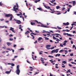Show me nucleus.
Listing matches in <instances>:
<instances>
[{
  "label": "nucleus",
  "instance_id": "6ab92c4d",
  "mask_svg": "<svg viewBox=\"0 0 76 76\" xmlns=\"http://www.w3.org/2000/svg\"><path fill=\"white\" fill-rule=\"evenodd\" d=\"M13 18V16H11L10 17V20L11 21V20H12V18Z\"/></svg>",
  "mask_w": 76,
  "mask_h": 76
},
{
  "label": "nucleus",
  "instance_id": "f8f14e48",
  "mask_svg": "<svg viewBox=\"0 0 76 76\" xmlns=\"http://www.w3.org/2000/svg\"><path fill=\"white\" fill-rule=\"evenodd\" d=\"M51 47V45H47L46 46V48H48Z\"/></svg>",
  "mask_w": 76,
  "mask_h": 76
},
{
  "label": "nucleus",
  "instance_id": "cd10ccee",
  "mask_svg": "<svg viewBox=\"0 0 76 76\" xmlns=\"http://www.w3.org/2000/svg\"><path fill=\"white\" fill-rule=\"evenodd\" d=\"M64 51L65 53V54H67V53H68V51L67 50H65Z\"/></svg>",
  "mask_w": 76,
  "mask_h": 76
},
{
  "label": "nucleus",
  "instance_id": "f03ea898",
  "mask_svg": "<svg viewBox=\"0 0 76 76\" xmlns=\"http://www.w3.org/2000/svg\"><path fill=\"white\" fill-rule=\"evenodd\" d=\"M51 8L49 6H48L47 7V8L48 9H50V10H51V11H52V12H58L59 13L56 14V15H60L61 14V13H60V11H53L52 9H50Z\"/></svg>",
  "mask_w": 76,
  "mask_h": 76
},
{
  "label": "nucleus",
  "instance_id": "7c9ffc66",
  "mask_svg": "<svg viewBox=\"0 0 76 76\" xmlns=\"http://www.w3.org/2000/svg\"><path fill=\"white\" fill-rule=\"evenodd\" d=\"M48 57H50L51 58H54V57L53 56H51L50 55H49L48 56Z\"/></svg>",
  "mask_w": 76,
  "mask_h": 76
},
{
  "label": "nucleus",
  "instance_id": "37998d69",
  "mask_svg": "<svg viewBox=\"0 0 76 76\" xmlns=\"http://www.w3.org/2000/svg\"><path fill=\"white\" fill-rule=\"evenodd\" d=\"M54 47H53L50 48V49L51 50H53V49H54Z\"/></svg>",
  "mask_w": 76,
  "mask_h": 76
},
{
  "label": "nucleus",
  "instance_id": "473e14b6",
  "mask_svg": "<svg viewBox=\"0 0 76 76\" xmlns=\"http://www.w3.org/2000/svg\"><path fill=\"white\" fill-rule=\"evenodd\" d=\"M20 18H22V19H23V21H24V17H23L22 16H20Z\"/></svg>",
  "mask_w": 76,
  "mask_h": 76
},
{
  "label": "nucleus",
  "instance_id": "0e129e2a",
  "mask_svg": "<svg viewBox=\"0 0 76 76\" xmlns=\"http://www.w3.org/2000/svg\"><path fill=\"white\" fill-rule=\"evenodd\" d=\"M44 6L45 8H46V9L47 8L48 6H46V5H44Z\"/></svg>",
  "mask_w": 76,
  "mask_h": 76
},
{
  "label": "nucleus",
  "instance_id": "5701e85b",
  "mask_svg": "<svg viewBox=\"0 0 76 76\" xmlns=\"http://www.w3.org/2000/svg\"><path fill=\"white\" fill-rule=\"evenodd\" d=\"M60 8V7L59 6H57L56 7V9H58Z\"/></svg>",
  "mask_w": 76,
  "mask_h": 76
},
{
  "label": "nucleus",
  "instance_id": "f257e3e1",
  "mask_svg": "<svg viewBox=\"0 0 76 76\" xmlns=\"http://www.w3.org/2000/svg\"><path fill=\"white\" fill-rule=\"evenodd\" d=\"M18 7H19V5L17 3H16V5H15L14 7H13V10L14 11H15V12H16L17 11L16 10H18Z\"/></svg>",
  "mask_w": 76,
  "mask_h": 76
},
{
  "label": "nucleus",
  "instance_id": "423d86ee",
  "mask_svg": "<svg viewBox=\"0 0 76 76\" xmlns=\"http://www.w3.org/2000/svg\"><path fill=\"white\" fill-rule=\"evenodd\" d=\"M40 26L41 27H43V28H49L48 26H44L43 24H42Z\"/></svg>",
  "mask_w": 76,
  "mask_h": 76
},
{
  "label": "nucleus",
  "instance_id": "603ef678",
  "mask_svg": "<svg viewBox=\"0 0 76 76\" xmlns=\"http://www.w3.org/2000/svg\"><path fill=\"white\" fill-rule=\"evenodd\" d=\"M60 46L62 47H63V45H62V44H60Z\"/></svg>",
  "mask_w": 76,
  "mask_h": 76
},
{
  "label": "nucleus",
  "instance_id": "79ce46f5",
  "mask_svg": "<svg viewBox=\"0 0 76 76\" xmlns=\"http://www.w3.org/2000/svg\"><path fill=\"white\" fill-rule=\"evenodd\" d=\"M70 56H71V57H72V56H73V53H71L70 54Z\"/></svg>",
  "mask_w": 76,
  "mask_h": 76
},
{
  "label": "nucleus",
  "instance_id": "8fccbe9b",
  "mask_svg": "<svg viewBox=\"0 0 76 76\" xmlns=\"http://www.w3.org/2000/svg\"><path fill=\"white\" fill-rule=\"evenodd\" d=\"M66 43H64L63 44V45H64L65 46H66Z\"/></svg>",
  "mask_w": 76,
  "mask_h": 76
},
{
  "label": "nucleus",
  "instance_id": "4d7b16f0",
  "mask_svg": "<svg viewBox=\"0 0 76 76\" xmlns=\"http://www.w3.org/2000/svg\"><path fill=\"white\" fill-rule=\"evenodd\" d=\"M66 32H70V31L67 29L66 30Z\"/></svg>",
  "mask_w": 76,
  "mask_h": 76
},
{
  "label": "nucleus",
  "instance_id": "a18cd8bd",
  "mask_svg": "<svg viewBox=\"0 0 76 76\" xmlns=\"http://www.w3.org/2000/svg\"><path fill=\"white\" fill-rule=\"evenodd\" d=\"M13 39H12V38L10 39V41H13Z\"/></svg>",
  "mask_w": 76,
  "mask_h": 76
},
{
  "label": "nucleus",
  "instance_id": "e2e57ef3",
  "mask_svg": "<svg viewBox=\"0 0 76 76\" xmlns=\"http://www.w3.org/2000/svg\"><path fill=\"white\" fill-rule=\"evenodd\" d=\"M44 6L45 8H46V9L47 8L48 6H46V5H44Z\"/></svg>",
  "mask_w": 76,
  "mask_h": 76
},
{
  "label": "nucleus",
  "instance_id": "c756f323",
  "mask_svg": "<svg viewBox=\"0 0 76 76\" xmlns=\"http://www.w3.org/2000/svg\"><path fill=\"white\" fill-rule=\"evenodd\" d=\"M71 63L72 64H76V63L73 62H71Z\"/></svg>",
  "mask_w": 76,
  "mask_h": 76
},
{
  "label": "nucleus",
  "instance_id": "393cba45",
  "mask_svg": "<svg viewBox=\"0 0 76 76\" xmlns=\"http://www.w3.org/2000/svg\"><path fill=\"white\" fill-rule=\"evenodd\" d=\"M55 51H54V50H52L51 51V54H52L53 53H54Z\"/></svg>",
  "mask_w": 76,
  "mask_h": 76
},
{
  "label": "nucleus",
  "instance_id": "a211bd4d",
  "mask_svg": "<svg viewBox=\"0 0 76 76\" xmlns=\"http://www.w3.org/2000/svg\"><path fill=\"white\" fill-rule=\"evenodd\" d=\"M20 28L19 29H20V31H23V29H22V28H21V25H20Z\"/></svg>",
  "mask_w": 76,
  "mask_h": 76
},
{
  "label": "nucleus",
  "instance_id": "ea45409f",
  "mask_svg": "<svg viewBox=\"0 0 76 76\" xmlns=\"http://www.w3.org/2000/svg\"><path fill=\"white\" fill-rule=\"evenodd\" d=\"M49 4H50V6H54V5H53V4H51V3H50V2H49Z\"/></svg>",
  "mask_w": 76,
  "mask_h": 76
},
{
  "label": "nucleus",
  "instance_id": "de8ad7c7",
  "mask_svg": "<svg viewBox=\"0 0 76 76\" xmlns=\"http://www.w3.org/2000/svg\"><path fill=\"white\" fill-rule=\"evenodd\" d=\"M75 1H72V2L73 3L72 4H75L76 3H75Z\"/></svg>",
  "mask_w": 76,
  "mask_h": 76
},
{
  "label": "nucleus",
  "instance_id": "5fc2aeb1",
  "mask_svg": "<svg viewBox=\"0 0 76 76\" xmlns=\"http://www.w3.org/2000/svg\"><path fill=\"white\" fill-rule=\"evenodd\" d=\"M64 9H66V8H65V7H63V9H62V10H64Z\"/></svg>",
  "mask_w": 76,
  "mask_h": 76
},
{
  "label": "nucleus",
  "instance_id": "c03bdc74",
  "mask_svg": "<svg viewBox=\"0 0 76 76\" xmlns=\"http://www.w3.org/2000/svg\"><path fill=\"white\" fill-rule=\"evenodd\" d=\"M20 50H24V48H21Z\"/></svg>",
  "mask_w": 76,
  "mask_h": 76
},
{
  "label": "nucleus",
  "instance_id": "c9c22d12",
  "mask_svg": "<svg viewBox=\"0 0 76 76\" xmlns=\"http://www.w3.org/2000/svg\"><path fill=\"white\" fill-rule=\"evenodd\" d=\"M63 51H64V50H61L59 51V53H61V52H63Z\"/></svg>",
  "mask_w": 76,
  "mask_h": 76
},
{
  "label": "nucleus",
  "instance_id": "f704fd0d",
  "mask_svg": "<svg viewBox=\"0 0 76 76\" xmlns=\"http://www.w3.org/2000/svg\"><path fill=\"white\" fill-rule=\"evenodd\" d=\"M49 61H51V63H54V61H53V60H50Z\"/></svg>",
  "mask_w": 76,
  "mask_h": 76
},
{
  "label": "nucleus",
  "instance_id": "864d4df0",
  "mask_svg": "<svg viewBox=\"0 0 76 76\" xmlns=\"http://www.w3.org/2000/svg\"><path fill=\"white\" fill-rule=\"evenodd\" d=\"M71 70L70 69H69V70H68V72H69V73H70V72H71V71H70Z\"/></svg>",
  "mask_w": 76,
  "mask_h": 76
},
{
  "label": "nucleus",
  "instance_id": "4be33fe9",
  "mask_svg": "<svg viewBox=\"0 0 76 76\" xmlns=\"http://www.w3.org/2000/svg\"><path fill=\"white\" fill-rule=\"evenodd\" d=\"M32 34H33V35H38V34H35V33H31L30 34V35H31Z\"/></svg>",
  "mask_w": 76,
  "mask_h": 76
},
{
  "label": "nucleus",
  "instance_id": "c85d7f7f",
  "mask_svg": "<svg viewBox=\"0 0 76 76\" xmlns=\"http://www.w3.org/2000/svg\"><path fill=\"white\" fill-rule=\"evenodd\" d=\"M60 35V34H52L51 35Z\"/></svg>",
  "mask_w": 76,
  "mask_h": 76
},
{
  "label": "nucleus",
  "instance_id": "a878e982",
  "mask_svg": "<svg viewBox=\"0 0 76 76\" xmlns=\"http://www.w3.org/2000/svg\"><path fill=\"white\" fill-rule=\"evenodd\" d=\"M53 39H54L55 40H56V39H57V38H56V37H55L54 36H53Z\"/></svg>",
  "mask_w": 76,
  "mask_h": 76
},
{
  "label": "nucleus",
  "instance_id": "680f3d73",
  "mask_svg": "<svg viewBox=\"0 0 76 76\" xmlns=\"http://www.w3.org/2000/svg\"><path fill=\"white\" fill-rule=\"evenodd\" d=\"M3 4H2L1 2H0V6H2Z\"/></svg>",
  "mask_w": 76,
  "mask_h": 76
},
{
  "label": "nucleus",
  "instance_id": "f3484780",
  "mask_svg": "<svg viewBox=\"0 0 76 76\" xmlns=\"http://www.w3.org/2000/svg\"><path fill=\"white\" fill-rule=\"evenodd\" d=\"M73 23H74L72 24V26H73V25H75V26H76V25H75V23H76V22H73Z\"/></svg>",
  "mask_w": 76,
  "mask_h": 76
},
{
  "label": "nucleus",
  "instance_id": "4468645a",
  "mask_svg": "<svg viewBox=\"0 0 76 76\" xmlns=\"http://www.w3.org/2000/svg\"><path fill=\"white\" fill-rule=\"evenodd\" d=\"M31 25H35V23L31 22Z\"/></svg>",
  "mask_w": 76,
  "mask_h": 76
},
{
  "label": "nucleus",
  "instance_id": "6e6d98bb",
  "mask_svg": "<svg viewBox=\"0 0 76 76\" xmlns=\"http://www.w3.org/2000/svg\"><path fill=\"white\" fill-rule=\"evenodd\" d=\"M71 43L72 44H73V41L71 40Z\"/></svg>",
  "mask_w": 76,
  "mask_h": 76
},
{
  "label": "nucleus",
  "instance_id": "ddd939ff",
  "mask_svg": "<svg viewBox=\"0 0 76 76\" xmlns=\"http://www.w3.org/2000/svg\"><path fill=\"white\" fill-rule=\"evenodd\" d=\"M66 34L68 36H69V37H72V36H73V35H71L70 34H69L68 33H67Z\"/></svg>",
  "mask_w": 76,
  "mask_h": 76
},
{
  "label": "nucleus",
  "instance_id": "20e7f679",
  "mask_svg": "<svg viewBox=\"0 0 76 76\" xmlns=\"http://www.w3.org/2000/svg\"><path fill=\"white\" fill-rule=\"evenodd\" d=\"M5 15V17H7V18H9V17H10V16H13L12 14H4Z\"/></svg>",
  "mask_w": 76,
  "mask_h": 76
},
{
  "label": "nucleus",
  "instance_id": "7ed1b4c3",
  "mask_svg": "<svg viewBox=\"0 0 76 76\" xmlns=\"http://www.w3.org/2000/svg\"><path fill=\"white\" fill-rule=\"evenodd\" d=\"M19 66L18 65L16 67V73L17 74V75H19Z\"/></svg>",
  "mask_w": 76,
  "mask_h": 76
},
{
  "label": "nucleus",
  "instance_id": "412c9836",
  "mask_svg": "<svg viewBox=\"0 0 76 76\" xmlns=\"http://www.w3.org/2000/svg\"><path fill=\"white\" fill-rule=\"evenodd\" d=\"M56 1V0H52L50 1V2L52 3H53L54 2H55Z\"/></svg>",
  "mask_w": 76,
  "mask_h": 76
},
{
  "label": "nucleus",
  "instance_id": "2eb2a0df",
  "mask_svg": "<svg viewBox=\"0 0 76 76\" xmlns=\"http://www.w3.org/2000/svg\"><path fill=\"white\" fill-rule=\"evenodd\" d=\"M37 9L39 10H40V11H42V9L41 8H37Z\"/></svg>",
  "mask_w": 76,
  "mask_h": 76
},
{
  "label": "nucleus",
  "instance_id": "aec40b11",
  "mask_svg": "<svg viewBox=\"0 0 76 76\" xmlns=\"http://www.w3.org/2000/svg\"><path fill=\"white\" fill-rule=\"evenodd\" d=\"M57 56H58V57H59V56H60V54H56L55 56V57H57Z\"/></svg>",
  "mask_w": 76,
  "mask_h": 76
},
{
  "label": "nucleus",
  "instance_id": "09e8293b",
  "mask_svg": "<svg viewBox=\"0 0 76 76\" xmlns=\"http://www.w3.org/2000/svg\"><path fill=\"white\" fill-rule=\"evenodd\" d=\"M75 47H76V46H75V45H73L72 46V48H75Z\"/></svg>",
  "mask_w": 76,
  "mask_h": 76
},
{
  "label": "nucleus",
  "instance_id": "bb28decb",
  "mask_svg": "<svg viewBox=\"0 0 76 76\" xmlns=\"http://www.w3.org/2000/svg\"><path fill=\"white\" fill-rule=\"evenodd\" d=\"M34 22H36L37 23H40V24H41V23H40V22H38L37 20H35Z\"/></svg>",
  "mask_w": 76,
  "mask_h": 76
},
{
  "label": "nucleus",
  "instance_id": "1a4fd4ad",
  "mask_svg": "<svg viewBox=\"0 0 76 76\" xmlns=\"http://www.w3.org/2000/svg\"><path fill=\"white\" fill-rule=\"evenodd\" d=\"M11 44H12V43H11L10 42H7V45L8 46H10V45Z\"/></svg>",
  "mask_w": 76,
  "mask_h": 76
},
{
  "label": "nucleus",
  "instance_id": "9d476101",
  "mask_svg": "<svg viewBox=\"0 0 76 76\" xmlns=\"http://www.w3.org/2000/svg\"><path fill=\"white\" fill-rule=\"evenodd\" d=\"M55 53H58V49H56V50H54Z\"/></svg>",
  "mask_w": 76,
  "mask_h": 76
},
{
  "label": "nucleus",
  "instance_id": "3c124183",
  "mask_svg": "<svg viewBox=\"0 0 76 76\" xmlns=\"http://www.w3.org/2000/svg\"><path fill=\"white\" fill-rule=\"evenodd\" d=\"M12 66H14L15 64H14L12 63L11 64Z\"/></svg>",
  "mask_w": 76,
  "mask_h": 76
},
{
  "label": "nucleus",
  "instance_id": "39448f33",
  "mask_svg": "<svg viewBox=\"0 0 76 76\" xmlns=\"http://www.w3.org/2000/svg\"><path fill=\"white\" fill-rule=\"evenodd\" d=\"M10 31H12V32H14V33H15V31L14 30V28H12V27H10Z\"/></svg>",
  "mask_w": 76,
  "mask_h": 76
},
{
  "label": "nucleus",
  "instance_id": "72a5a7b5",
  "mask_svg": "<svg viewBox=\"0 0 76 76\" xmlns=\"http://www.w3.org/2000/svg\"><path fill=\"white\" fill-rule=\"evenodd\" d=\"M28 33H29V32L28 31H27V32H26L25 33V34H28Z\"/></svg>",
  "mask_w": 76,
  "mask_h": 76
},
{
  "label": "nucleus",
  "instance_id": "49530a36",
  "mask_svg": "<svg viewBox=\"0 0 76 76\" xmlns=\"http://www.w3.org/2000/svg\"><path fill=\"white\" fill-rule=\"evenodd\" d=\"M31 36L33 37L32 39H34V38H35V37H34V35H31Z\"/></svg>",
  "mask_w": 76,
  "mask_h": 76
},
{
  "label": "nucleus",
  "instance_id": "774afa93",
  "mask_svg": "<svg viewBox=\"0 0 76 76\" xmlns=\"http://www.w3.org/2000/svg\"><path fill=\"white\" fill-rule=\"evenodd\" d=\"M43 40H42V41H40V42H39L41 43V42H43Z\"/></svg>",
  "mask_w": 76,
  "mask_h": 76
},
{
  "label": "nucleus",
  "instance_id": "a19ab883",
  "mask_svg": "<svg viewBox=\"0 0 76 76\" xmlns=\"http://www.w3.org/2000/svg\"><path fill=\"white\" fill-rule=\"evenodd\" d=\"M35 32H36V33H39V31H37V30H35Z\"/></svg>",
  "mask_w": 76,
  "mask_h": 76
},
{
  "label": "nucleus",
  "instance_id": "9b49d317",
  "mask_svg": "<svg viewBox=\"0 0 76 76\" xmlns=\"http://www.w3.org/2000/svg\"><path fill=\"white\" fill-rule=\"evenodd\" d=\"M10 72H11V70H10V71H6L5 72V73L6 74H9L10 73Z\"/></svg>",
  "mask_w": 76,
  "mask_h": 76
},
{
  "label": "nucleus",
  "instance_id": "0eeeda50",
  "mask_svg": "<svg viewBox=\"0 0 76 76\" xmlns=\"http://www.w3.org/2000/svg\"><path fill=\"white\" fill-rule=\"evenodd\" d=\"M14 20L15 21H16V23H18V24H19V20H16V19H14Z\"/></svg>",
  "mask_w": 76,
  "mask_h": 76
},
{
  "label": "nucleus",
  "instance_id": "6e6552de",
  "mask_svg": "<svg viewBox=\"0 0 76 76\" xmlns=\"http://www.w3.org/2000/svg\"><path fill=\"white\" fill-rule=\"evenodd\" d=\"M63 24L64 25H69V22H67L66 23H63Z\"/></svg>",
  "mask_w": 76,
  "mask_h": 76
},
{
  "label": "nucleus",
  "instance_id": "dca6fc26",
  "mask_svg": "<svg viewBox=\"0 0 76 76\" xmlns=\"http://www.w3.org/2000/svg\"><path fill=\"white\" fill-rule=\"evenodd\" d=\"M42 39V38L40 37L38 38V41H41Z\"/></svg>",
  "mask_w": 76,
  "mask_h": 76
},
{
  "label": "nucleus",
  "instance_id": "69168bd1",
  "mask_svg": "<svg viewBox=\"0 0 76 76\" xmlns=\"http://www.w3.org/2000/svg\"><path fill=\"white\" fill-rule=\"evenodd\" d=\"M13 35H12V34H10V35H9V36L10 37H13Z\"/></svg>",
  "mask_w": 76,
  "mask_h": 76
},
{
  "label": "nucleus",
  "instance_id": "bf43d9fd",
  "mask_svg": "<svg viewBox=\"0 0 76 76\" xmlns=\"http://www.w3.org/2000/svg\"><path fill=\"white\" fill-rule=\"evenodd\" d=\"M73 26H72L70 28V30H72V29H73Z\"/></svg>",
  "mask_w": 76,
  "mask_h": 76
},
{
  "label": "nucleus",
  "instance_id": "052dcab7",
  "mask_svg": "<svg viewBox=\"0 0 76 76\" xmlns=\"http://www.w3.org/2000/svg\"><path fill=\"white\" fill-rule=\"evenodd\" d=\"M68 65L69 66H70V67H72V65H71L70 64H68Z\"/></svg>",
  "mask_w": 76,
  "mask_h": 76
},
{
  "label": "nucleus",
  "instance_id": "e433bc0d",
  "mask_svg": "<svg viewBox=\"0 0 76 76\" xmlns=\"http://www.w3.org/2000/svg\"><path fill=\"white\" fill-rule=\"evenodd\" d=\"M56 41H60V40L58 39V38L56 39Z\"/></svg>",
  "mask_w": 76,
  "mask_h": 76
},
{
  "label": "nucleus",
  "instance_id": "13d9d810",
  "mask_svg": "<svg viewBox=\"0 0 76 76\" xmlns=\"http://www.w3.org/2000/svg\"><path fill=\"white\" fill-rule=\"evenodd\" d=\"M38 73H39V72H35V73L34 74V75H36V74H38Z\"/></svg>",
  "mask_w": 76,
  "mask_h": 76
},
{
  "label": "nucleus",
  "instance_id": "b1692460",
  "mask_svg": "<svg viewBox=\"0 0 76 76\" xmlns=\"http://www.w3.org/2000/svg\"><path fill=\"white\" fill-rule=\"evenodd\" d=\"M62 63L64 64H66V63H67V62L66 61H63Z\"/></svg>",
  "mask_w": 76,
  "mask_h": 76
},
{
  "label": "nucleus",
  "instance_id": "4c0bfd02",
  "mask_svg": "<svg viewBox=\"0 0 76 76\" xmlns=\"http://www.w3.org/2000/svg\"><path fill=\"white\" fill-rule=\"evenodd\" d=\"M41 61L42 62V63H44V60L41 59Z\"/></svg>",
  "mask_w": 76,
  "mask_h": 76
},
{
  "label": "nucleus",
  "instance_id": "338daca9",
  "mask_svg": "<svg viewBox=\"0 0 76 76\" xmlns=\"http://www.w3.org/2000/svg\"><path fill=\"white\" fill-rule=\"evenodd\" d=\"M74 15H76V12L74 11Z\"/></svg>",
  "mask_w": 76,
  "mask_h": 76
},
{
  "label": "nucleus",
  "instance_id": "2f4dec72",
  "mask_svg": "<svg viewBox=\"0 0 76 76\" xmlns=\"http://www.w3.org/2000/svg\"><path fill=\"white\" fill-rule=\"evenodd\" d=\"M57 28L58 29H61V28L59 27L58 26H57Z\"/></svg>",
  "mask_w": 76,
  "mask_h": 76
},
{
  "label": "nucleus",
  "instance_id": "58836bf2",
  "mask_svg": "<svg viewBox=\"0 0 76 76\" xmlns=\"http://www.w3.org/2000/svg\"><path fill=\"white\" fill-rule=\"evenodd\" d=\"M45 39L46 40H48V39H49V38L47 37H45Z\"/></svg>",
  "mask_w": 76,
  "mask_h": 76
}]
</instances>
